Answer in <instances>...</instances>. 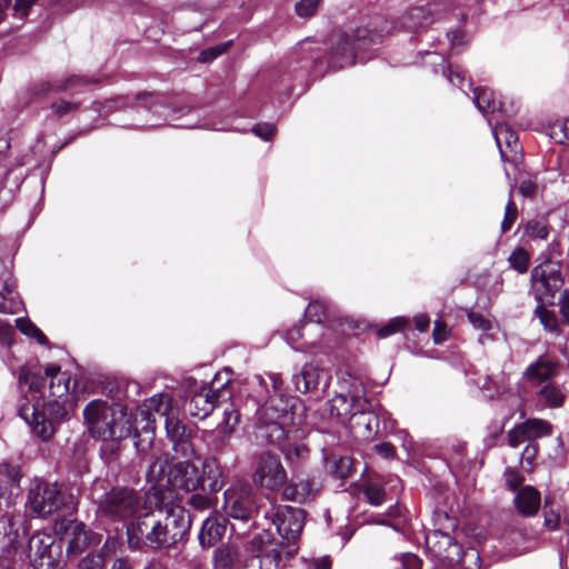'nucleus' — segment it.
I'll use <instances>...</instances> for the list:
<instances>
[{"label": "nucleus", "mask_w": 569, "mask_h": 569, "mask_svg": "<svg viewBox=\"0 0 569 569\" xmlns=\"http://www.w3.org/2000/svg\"><path fill=\"white\" fill-rule=\"evenodd\" d=\"M14 328L8 321L0 319V348L10 349L13 343Z\"/></svg>", "instance_id": "obj_62"}, {"label": "nucleus", "mask_w": 569, "mask_h": 569, "mask_svg": "<svg viewBox=\"0 0 569 569\" xmlns=\"http://www.w3.org/2000/svg\"><path fill=\"white\" fill-rule=\"evenodd\" d=\"M46 376L49 377L48 387L50 396L57 399L49 403V409L56 410L57 416H63L66 410L59 400L69 396L71 389L76 388V382L71 386L70 376L61 371L60 366L56 363H50L46 367Z\"/></svg>", "instance_id": "obj_23"}, {"label": "nucleus", "mask_w": 569, "mask_h": 569, "mask_svg": "<svg viewBox=\"0 0 569 569\" xmlns=\"http://www.w3.org/2000/svg\"><path fill=\"white\" fill-rule=\"evenodd\" d=\"M363 493L372 506H381L387 500L385 488L377 481L366 483Z\"/></svg>", "instance_id": "obj_52"}, {"label": "nucleus", "mask_w": 569, "mask_h": 569, "mask_svg": "<svg viewBox=\"0 0 569 569\" xmlns=\"http://www.w3.org/2000/svg\"><path fill=\"white\" fill-rule=\"evenodd\" d=\"M530 393L541 408L559 409L566 401L565 391L555 380L530 391Z\"/></svg>", "instance_id": "obj_32"}, {"label": "nucleus", "mask_w": 569, "mask_h": 569, "mask_svg": "<svg viewBox=\"0 0 569 569\" xmlns=\"http://www.w3.org/2000/svg\"><path fill=\"white\" fill-rule=\"evenodd\" d=\"M297 487H299V493L303 498V503L312 500L315 498L317 488L316 483L311 479H300L295 481Z\"/></svg>", "instance_id": "obj_64"}, {"label": "nucleus", "mask_w": 569, "mask_h": 569, "mask_svg": "<svg viewBox=\"0 0 569 569\" xmlns=\"http://www.w3.org/2000/svg\"><path fill=\"white\" fill-rule=\"evenodd\" d=\"M239 560V550L236 546L224 543L213 551L212 562L214 569H233Z\"/></svg>", "instance_id": "obj_38"}, {"label": "nucleus", "mask_w": 569, "mask_h": 569, "mask_svg": "<svg viewBox=\"0 0 569 569\" xmlns=\"http://www.w3.org/2000/svg\"><path fill=\"white\" fill-rule=\"evenodd\" d=\"M240 421V412L233 403H227L223 409V420L217 428V432L222 436V441L228 439L233 432L234 427Z\"/></svg>", "instance_id": "obj_41"}, {"label": "nucleus", "mask_w": 569, "mask_h": 569, "mask_svg": "<svg viewBox=\"0 0 569 569\" xmlns=\"http://www.w3.org/2000/svg\"><path fill=\"white\" fill-rule=\"evenodd\" d=\"M254 379L258 382L251 396L256 412L254 438L260 445H280L291 432L289 427L300 422L297 421V410L301 403L279 392L281 378L278 375H269L272 393L263 377L256 376Z\"/></svg>", "instance_id": "obj_2"}, {"label": "nucleus", "mask_w": 569, "mask_h": 569, "mask_svg": "<svg viewBox=\"0 0 569 569\" xmlns=\"http://www.w3.org/2000/svg\"><path fill=\"white\" fill-rule=\"evenodd\" d=\"M549 137L557 143H569V119L549 126Z\"/></svg>", "instance_id": "obj_56"}, {"label": "nucleus", "mask_w": 569, "mask_h": 569, "mask_svg": "<svg viewBox=\"0 0 569 569\" xmlns=\"http://www.w3.org/2000/svg\"><path fill=\"white\" fill-rule=\"evenodd\" d=\"M507 438H508V445L511 448H518L521 443H523L526 441L529 442V436L523 426V422L518 423L513 428H511L508 431Z\"/></svg>", "instance_id": "obj_61"}, {"label": "nucleus", "mask_w": 569, "mask_h": 569, "mask_svg": "<svg viewBox=\"0 0 569 569\" xmlns=\"http://www.w3.org/2000/svg\"><path fill=\"white\" fill-rule=\"evenodd\" d=\"M320 330L321 326H319V323H307L305 321L290 328L286 332L284 339L293 350L308 352L317 347V341L315 339L307 338V336L311 331L318 332Z\"/></svg>", "instance_id": "obj_30"}, {"label": "nucleus", "mask_w": 569, "mask_h": 569, "mask_svg": "<svg viewBox=\"0 0 569 569\" xmlns=\"http://www.w3.org/2000/svg\"><path fill=\"white\" fill-rule=\"evenodd\" d=\"M108 111L129 108L132 112L144 118L143 123L133 124V128H154L161 124L160 120L170 126L184 129L201 128L212 131H241L233 127L230 116L224 118L199 119V111L187 106L170 107L152 93H139L134 99L119 97L109 100L104 107Z\"/></svg>", "instance_id": "obj_3"}, {"label": "nucleus", "mask_w": 569, "mask_h": 569, "mask_svg": "<svg viewBox=\"0 0 569 569\" xmlns=\"http://www.w3.org/2000/svg\"><path fill=\"white\" fill-rule=\"evenodd\" d=\"M264 517L276 526L277 532L284 543L286 558L292 557L297 552L296 541L305 525V510L291 506H272L266 511Z\"/></svg>", "instance_id": "obj_10"}, {"label": "nucleus", "mask_w": 569, "mask_h": 569, "mask_svg": "<svg viewBox=\"0 0 569 569\" xmlns=\"http://www.w3.org/2000/svg\"><path fill=\"white\" fill-rule=\"evenodd\" d=\"M246 550L252 553L251 559L246 565H251L254 559L263 561V568L273 567L279 569L286 548L283 541H277L269 530H261L254 533L247 542Z\"/></svg>", "instance_id": "obj_16"}, {"label": "nucleus", "mask_w": 569, "mask_h": 569, "mask_svg": "<svg viewBox=\"0 0 569 569\" xmlns=\"http://www.w3.org/2000/svg\"><path fill=\"white\" fill-rule=\"evenodd\" d=\"M446 38L449 42L450 50L453 53H460L468 44L469 39L462 28L449 29L446 32Z\"/></svg>", "instance_id": "obj_53"}, {"label": "nucleus", "mask_w": 569, "mask_h": 569, "mask_svg": "<svg viewBox=\"0 0 569 569\" xmlns=\"http://www.w3.org/2000/svg\"><path fill=\"white\" fill-rule=\"evenodd\" d=\"M349 420V427L355 437L369 441L379 433V417L371 410V403L366 400V406H361Z\"/></svg>", "instance_id": "obj_26"}, {"label": "nucleus", "mask_w": 569, "mask_h": 569, "mask_svg": "<svg viewBox=\"0 0 569 569\" xmlns=\"http://www.w3.org/2000/svg\"><path fill=\"white\" fill-rule=\"evenodd\" d=\"M392 561L395 569H421L422 565L419 557L411 552L395 556Z\"/></svg>", "instance_id": "obj_57"}, {"label": "nucleus", "mask_w": 569, "mask_h": 569, "mask_svg": "<svg viewBox=\"0 0 569 569\" xmlns=\"http://www.w3.org/2000/svg\"><path fill=\"white\" fill-rule=\"evenodd\" d=\"M523 237L530 240H546L549 237V224L545 219H529L523 224Z\"/></svg>", "instance_id": "obj_44"}, {"label": "nucleus", "mask_w": 569, "mask_h": 569, "mask_svg": "<svg viewBox=\"0 0 569 569\" xmlns=\"http://www.w3.org/2000/svg\"><path fill=\"white\" fill-rule=\"evenodd\" d=\"M467 317L472 327L481 331V335L479 336L480 343H485L487 340L493 339L492 336L489 333V331L492 328L490 320H488L481 313L475 311H469L467 313Z\"/></svg>", "instance_id": "obj_47"}, {"label": "nucleus", "mask_w": 569, "mask_h": 569, "mask_svg": "<svg viewBox=\"0 0 569 569\" xmlns=\"http://www.w3.org/2000/svg\"><path fill=\"white\" fill-rule=\"evenodd\" d=\"M153 412L158 413L164 420L167 417L176 415L177 408L173 405L172 397L169 393L153 395L146 401L143 408L140 410L142 419L146 420V426L142 428V430L149 445H151L153 440V423L156 421Z\"/></svg>", "instance_id": "obj_22"}, {"label": "nucleus", "mask_w": 569, "mask_h": 569, "mask_svg": "<svg viewBox=\"0 0 569 569\" xmlns=\"http://www.w3.org/2000/svg\"><path fill=\"white\" fill-rule=\"evenodd\" d=\"M17 329L24 336L33 338L40 345H48V339L44 333L28 318L16 319Z\"/></svg>", "instance_id": "obj_49"}, {"label": "nucleus", "mask_w": 569, "mask_h": 569, "mask_svg": "<svg viewBox=\"0 0 569 569\" xmlns=\"http://www.w3.org/2000/svg\"><path fill=\"white\" fill-rule=\"evenodd\" d=\"M425 553L437 565L451 567L455 565L465 566L467 560L473 565L467 569H480L481 559L478 550L469 548L463 550L452 535L425 533Z\"/></svg>", "instance_id": "obj_6"}, {"label": "nucleus", "mask_w": 569, "mask_h": 569, "mask_svg": "<svg viewBox=\"0 0 569 569\" xmlns=\"http://www.w3.org/2000/svg\"><path fill=\"white\" fill-rule=\"evenodd\" d=\"M546 303L539 302L535 309V316L539 319L543 329L555 336H559L561 332L558 318L555 311L549 310L545 306Z\"/></svg>", "instance_id": "obj_42"}, {"label": "nucleus", "mask_w": 569, "mask_h": 569, "mask_svg": "<svg viewBox=\"0 0 569 569\" xmlns=\"http://www.w3.org/2000/svg\"><path fill=\"white\" fill-rule=\"evenodd\" d=\"M127 529L129 536L142 539L144 543L152 549L172 547L170 535L167 533V527L161 511L146 512L138 517L134 522H131Z\"/></svg>", "instance_id": "obj_13"}, {"label": "nucleus", "mask_w": 569, "mask_h": 569, "mask_svg": "<svg viewBox=\"0 0 569 569\" xmlns=\"http://www.w3.org/2000/svg\"><path fill=\"white\" fill-rule=\"evenodd\" d=\"M449 14H453L455 18L460 21L466 19L465 13H455L449 10V6L445 2L438 1L428 3L426 6H417L410 8L400 19V24L408 31H420L428 28L436 21L447 18Z\"/></svg>", "instance_id": "obj_17"}, {"label": "nucleus", "mask_w": 569, "mask_h": 569, "mask_svg": "<svg viewBox=\"0 0 569 569\" xmlns=\"http://www.w3.org/2000/svg\"><path fill=\"white\" fill-rule=\"evenodd\" d=\"M422 63L426 67H430L433 73H440L449 83L465 91V72L460 67H452L447 63V58L442 53H439L436 50H427L422 53Z\"/></svg>", "instance_id": "obj_28"}, {"label": "nucleus", "mask_w": 569, "mask_h": 569, "mask_svg": "<svg viewBox=\"0 0 569 569\" xmlns=\"http://www.w3.org/2000/svg\"><path fill=\"white\" fill-rule=\"evenodd\" d=\"M149 482L158 483L167 479L168 485L184 492L199 491V487L207 482L204 479V461L201 470L186 458L183 461L171 463L168 453L158 456L150 462L146 472Z\"/></svg>", "instance_id": "obj_5"}, {"label": "nucleus", "mask_w": 569, "mask_h": 569, "mask_svg": "<svg viewBox=\"0 0 569 569\" xmlns=\"http://www.w3.org/2000/svg\"><path fill=\"white\" fill-rule=\"evenodd\" d=\"M64 538L68 540L67 556L71 558L86 551L92 552L91 550L101 543L102 535L94 532L81 521L69 520L64 525Z\"/></svg>", "instance_id": "obj_20"}, {"label": "nucleus", "mask_w": 569, "mask_h": 569, "mask_svg": "<svg viewBox=\"0 0 569 569\" xmlns=\"http://www.w3.org/2000/svg\"><path fill=\"white\" fill-rule=\"evenodd\" d=\"M327 468L332 477L341 480L351 478L356 472L353 460L350 457H332L327 462Z\"/></svg>", "instance_id": "obj_39"}, {"label": "nucleus", "mask_w": 569, "mask_h": 569, "mask_svg": "<svg viewBox=\"0 0 569 569\" xmlns=\"http://www.w3.org/2000/svg\"><path fill=\"white\" fill-rule=\"evenodd\" d=\"M18 415L28 423L31 431L41 439L48 440L54 433L52 421L47 418L43 411L39 410L38 405L24 401L19 406Z\"/></svg>", "instance_id": "obj_25"}, {"label": "nucleus", "mask_w": 569, "mask_h": 569, "mask_svg": "<svg viewBox=\"0 0 569 569\" xmlns=\"http://www.w3.org/2000/svg\"><path fill=\"white\" fill-rule=\"evenodd\" d=\"M106 558L101 552H88L78 562L77 569H104Z\"/></svg>", "instance_id": "obj_59"}, {"label": "nucleus", "mask_w": 569, "mask_h": 569, "mask_svg": "<svg viewBox=\"0 0 569 569\" xmlns=\"http://www.w3.org/2000/svg\"><path fill=\"white\" fill-rule=\"evenodd\" d=\"M254 485L277 491L287 482V471L282 466L279 455L264 451L257 458L254 472L252 475Z\"/></svg>", "instance_id": "obj_19"}, {"label": "nucleus", "mask_w": 569, "mask_h": 569, "mask_svg": "<svg viewBox=\"0 0 569 569\" xmlns=\"http://www.w3.org/2000/svg\"><path fill=\"white\" fill-rule=\"evenodd\" d=\"M83 418L94 439L107 441L121 436L117 435L113 415L104 400H91L83 409Z\"/></svg>", "instance_id": "obj_18"}, {"label": "nucleus", "mask_w": 569, "mask_h": 569, "mask_svg": "<svg viewBox=\"0 0 569 569\" xmlns=\"http://www.w3.org/2000/svg\"><path fill=\"white\" fill-rule=\"evenodd\" d=\"M517 218H518V208H517L516 203L513 202L512 197L510 194L509 200L505 208L503 219L501 221V227H500L501 232L502 233L508 232L511 229V227L513 226V223L516 222Z\"/></svg>", "instance_id": "obj_60"}, {"label": "nucleus", "mask_w": 569, "mask_h": 569, "mask_svg": "<svg viewBox=\"0 0 569 569\" xmlns=\"http://www.w3.org/2000/svg\"><path fill=\"white\" fill-rule=\"evenodd\" d=\"M463 87H468L472 90V101L476 108L481 112L485 117H488L490 113H495L496 111H500L502 108L501 100L497 97L496 92L488 88H472L471 81H466ZM465 93L467 94L466 88Z\"/></svg>", "instance_id": "obj_33"}, {"label": "nucleus", "mask_w": 569, "mask_h": 569, "mask_svg": "<svg viewBox=\"0 0 569 569\" xmlns=\"http://www.w3.org/2000/svg\"><path fill=\"white\" fill-rule=\"evenodd\" d=\"M91 83H97L96 80L83 78L79 76H71L63 80H53L39 84V90L43 94H49L51 92H63L68 91L74 87L87 86Z\"/></svg>", "instance_id": "obj_36"}, {"label": "nucleus", "mask_w": 569, "mask_h": 569, "mask_svg": "<svg viewBox=\"0 0 569 569\" xmlns=\"http://www.w3.org/2000/svg\"><path fill=\"white\" fill-rule=\"evenodd\" d=\"M229 377L222 380L221 373L214 375L209 383H204L200 391H196L187 403V411L199 420L206 419L213 409L230 399L228 389Z\"/></svg>", "instance_id": "obj_12"}, {"label": "nucleus", "mask_w": 569, "mask_h": 569, "mask_svg": "<svg viewBox=\"0 0 569 569\" xmlns=\"http://www.w3.org/2000/svg\"><path fill=\"white\" fill-rule=\"evenodd\" d=\"M491 131L502 159L506 158V152L502 149V143H505L506 147L510 149V151H517L518 136L516 131L511 129L508 124L497 123L496 126L492 127Z\"/></svg>", "instance_id": "obj_37"}, {"label": "nucleus", "mask_w": 569, "mask_h": 569, "mask_svg": "<svg viewBox=\"0 0 569 569\" xmlns=\"http://www.w3.org/2000/svg\"><path fill=\"white\" fill-rule=\"evenodd\" d=\"M405 507L396 503L390 506L385 516H378L372 518V522L381 526L391 527L393 530L399 531V525L392 522V519H400L405 516Z\"/></svg>", "instance_id": "obj_51"}, {"label": "nucleus", "mask_w": 569, "mask_h": 569, "mask_svg": "<svg viewBox=\"0 0 569 569\" xmlns=\"http://www.w3.org/2000/svg\"><path fill=\"white\" fill-rule=\"evenodd\" d=\"M21 470L18 465L0 463V482L9 486H19Z\"/></svg>", "instance_id": "obj_55"}, {"label": "nucleus", "mask_w": 569, "mask_h": 569, "mask_svg": "<svg viewBox=\"0 0 569 569\" xmlns=\"http://www.w3.org/2000/svg\"><path fill=\"white\" fill-rule=\"evenodd\" d=\"M141 497L128 487H113L98 500V512L114 522L127 525L139 511Z\"/></svg>", "instance_id": "obj_8"}, {"label": "nucleus", "mask_w": 569, "mask_h": 569, "mask_svg": "<svg viewBox=\"0 0 569 569\" xmlns=\"http://www.w3.org/2000/svg\"><path fill=\"white\" fill-rule=\"evenodd\" d=\"M164 427L176 455L187 459L193 457L194 448L191 442V430L176 415L166 418Z\"/></svg>", "instance_id": "obj_24"}, {"label": "nucleus", "mask_w": 569, "mask_h": 569, "mask_svg": "<svg viewBox=\"0 0 569 569\" xmlns=\"http://www.w3.org/2000/svg\"><path fill=\"white\" fill-rule=\"evenodd\" d=\"M529 253L521 247L516 248L508 258L509 264L519 273H526L529 268Z\"/></svg>", "instance_id": "obj_54"}, {"label": "nucleus", "mask_w": 569, "mask_h": 569, "mask_svg": "<svg viewBox=\"0 0 569 569\" xmlns=\"http://www.w3.org/2000/svg\"><path fill=\"white\" fill-rule=\"evenodd\" d=\"M282 452L284 455L286 460L290 465L295 466L298 465L300 461L307 459L309 455V449L303 442H293L283 446Z\"/></svg>", "instance_id": "obj_50"}, {"label": "nucleus", "mask_w": 569, "mask_h": 569, "mask_svg": "<svg viewBox=\"0 0 569 569\" xmlns=\"http://www.w3.org/2000/svg\"><path fill=\"white\" fill-rule=\"evenodd\" d=\"M409 323V319L406 317H395L388 321L385 326L380 327L377 331V336L379 338H387L402 328H405Z\"/></svg>", "instance_id": "obj_58"}, {"label": "nucleus", "mask_w": 569, "mask_h": 569, "mask_svg": "<svg viewBox=\"0 0 569 569\" xmlns=\"http://www.w3.org/2000/svg\"><path fill=\"white\" fill-rule=\"evenodd\" d=\"M431 526L426 533L452 535L458 528V519L449 516L446 511H435Z\"/></svg>", "instance_id": "obj_40"}, {"label": "nucleus", "mask_w": 569, "mask_h": 569, "mask_svg": "<svg viewBox=\"0 0 569 569\" xmlns=\"http://www.w3.org/2000/svg\"><path fill=\"white\" fill-rule=\"evenodd\" d=\"M24 530L19 520L0 518V558L13 567L27 562L32 569H57L61 547L56 537L47 532H34L23 548Z\"/></svg>", "instance_id": "obj_4"}, {"label": "nucleus", "mask_w": 569, "mask_h": 569, "mask_svg": "<svg viewBox=\"0 0 569 569\" xmlns=\"http://www.w3.org/2000/svg\"><path fill=\"white\" fill-rule=\"evenodd\" d=\"M559 372V361L550 356L541 355L525 369L521 380L523 386L532 391L553 381Z\"/></svg>", "instance_id": "obj_21"}, {"label": "nucleus", "mask_w": 569, "mask_h": 569, "mask_svg": "<svg viewBox=\"0 0 569 569\" xmlns=\"http://www.w3.org/2000/svg\"><path fill=\"white\" fill-rule=\"evenodd\" d=\"M19 382L28 385L29 389L36 393H40L48 382L49 377L40 372H33L27 368H21L18 375Z\"/></svg>", "instance_id": "obj_43"}, {"label": "nucleus", "mask_w": 569, "mask_h": 569, "mask_svg": "<svg viewBox=\"0 0 569 569\" xmlns=\"http://www.w3.org/2000/svg\"><path fill=\"white\" fill-rule=\"evenodd\" d=\"M531 282L535 299L541 303L553 305L556 293L565 283L561 266L549 261L535 267Z\"/></svg>", "instance_id": "obj_15"}, {"label": "nucleus", "mask_w": 569, "mask_h": 569, "mask_svg": "<svg viewBox=\"0 0 569 569\" xmlns=\"http://www.w3.org/2000/svg\"><path fill=\"white\" fill-rule=\"evenodd\" d=\"M226 522V518L218 513H211L202 521L198 533L201 548H210L222 539L227 529Z\"/></svg>", "instance_id": "obj_31"}, {"label": "nucleus", "mask_w": 569, "mask_h": 569, "mask_svg": "<svg viewBox=\"0 0 569 569\" xmlns=\"http://www.w3.org/2000/svg\"><path fill=\"white\" fill-rule=\"evenodd\" d=\"M223 510L238 523H232V530L244 535L257 523L259 509L256 498L248 487L233 486L223 492Z\"/></svg>", "instance_id": "obj_7"}, {"label": "nucleus", "mask_w": 569, "mask_h": 569, "mask_svg": "<svg viewBox=\"0 0 569 569\" xmlns=\"http://www.w3.org/2000/svg\"><path fill=\"white\" fill-rule=\"evenodd\" d=\"M163 519L172 546L181 541L189 533L192 519L190 511L186 508L180 506L171 507L163 515Z\"/></svg>", "instance_id": "obj_29"}, {"label": "nucleus", "mask_w": 569, "mask_h": 569, "mask_svg": "<svg viewBox=\"0 0 569 569\" xmlns=\"http://www.w3.org/2000/svg\"><path fill=\"white\" fill-rule=\"evenodd\" d=\"M366 400L362 383L353 380L347 390L341 387V391L323 405L319 410V415L329 422L345 425L349 422L357 410H361V406H366Z\"/></svg>", "instance_id": "obj_9"}, {"label": "nucleus", "mask_w": 569, "mask_h": 569, "mask_svg": "<svg viewBox=\"0 0 569 569\" xmlns=\"http://www.w3.org/2000/svg\"><path fill=\"white\" fill-rule=\"evenodd\" d=\"M523 426L529 436V441L536 442V439L550 436L552 432V425L543 419L532 418L523 421Z\"/></svg>", "instance_id": "obj_45"}, {"label": "nucleus", "mask_w": 569, "mask_h": 569, "mask_svg": "<svg viewBox=\"0 0 569 569\" xmlns=\"http://www.w3.org/2000/svg\"><path fill=\"white\" fill-rule=\"evenodd\" d=\"M513 503L520 515L531 517L540 508V492L532 486H525L515 496Z\"/></svg>", "instance_id": "obj_35"}, {"label": "nucleus", "mask_w": 569, "mask_h": 569, "mask_svg": "<svg viewBox=\"0 0 569 569\" xmlns=\"http://www.w3.org/2000/svg\"><path fill=\"white\" fill-rule=\"evenodd\" d=\"M323 371L312 363H306L298 372L292 375V383L297 391L307 393L317 390Z\"/></svg>", "instance_id": "obj_34"}, {"label": "nucleus", "mask_w": 569, "mask_h": 569, "mask_svg": "<svg viewBox=\"0 0 569 569\" xmlns=\"http://www.w3.org/2000/svg\"><path fill=\"white\" fill-rule=\"evenodd\" d=\"M71 496L66 493L57 482L36 479L27 496L26 506L38 517H47L67 508Z\"/></svg>", "instance_id": "obj_11"}, {"label": "nucleus", "mask_w": 569, "mask_h": 569, "mask_svg": "<svg viewBox=\"0 0 569 569\" xmlns=\"http://www.w3.org/2000/svg\"><path fill=\"white\" fill-rule=\"evenodd\" d=\"M327 302L323 300L310 301L305 311V318L307 323H319L327 319Z\"/></svg>", "instance_id": "obj_46"}, {"label": "nucleus", "mask_w": 569, "mask_h": 569, "mask_svg": "<svg viewBox=\"0 0 569 569\" xmlns=\"http://www.w3.org/2000/svg\"><path fill=\"white\" fill-rule=\"evenodd\" d=\"M276 131V126L269 122H260L251 128V132L263 141H270Z\"/></svg>", "instance_id": "obj_63"}, {"label": "nucleus", "mask_w": 569, "mask_h": 569, "mask_svg": "<svg viewBox=\"0 0 569 569\" xmlns=\"http://www.w3.org/2000/svg\"><path fill=\"white\" fill-rule=\"evenodd\" d=\"M204 479L207 482L199 487V491H189L186 503L194 510L203 511L210 509L214 503V495L223 487V473L217 458L204 459Z\"/></svg>", "instance_id": "obj_14"}, {"label": "nucleus", "mask_w": 569, "mask_h": 569, "mask_svg": "<svg viewBox=\"0 0 569 569\" xmlns=\"http://www.w3.org/2000/svg\"><path fill=\"white\" fill-rule=\"evenodd\" d=\"M10 149V141L7 138L0 139V167L4 168V174L8 176L14 168L24 166L29 162L27 156L17 158L13 162L7 159V151Z\"/></svg>", "instance_id": "obj_48"}, {"label": "nucleus", "mask_w": 569, "mask_h": 569, "mask_svg": "<svg viewBox=\"0 0 569 569\" xmlns=\"http://www.w3.org/2000/svg\"><path fill=\"white\" fill-rule=\"evenodd\" d=\"M16 280L9 267L0 259V312L17 313L22 306L19 293L16 290Z\"/></svg>", "instance_id": "obj_27"}, {"label": "nucleus", "mask_w": 569, "mask_h": 569, "mask_svg": "<svg viewBox=\"0 0 569 569\" xmlns=\"http://www.w3.org/2000/svg\"><path fill=\"white\" fill-rule=\"evenodd\" d=\"M382 33L367 27L350 32H335L330 37L329 51L325 57L320 49L306 39L277 70L273 89L281 94H292L296 88H305L310 76L320 77L329 69H341L371 59L382 42Z\"/></svg>", "instance_id": "obj_1"}]
</instances>
